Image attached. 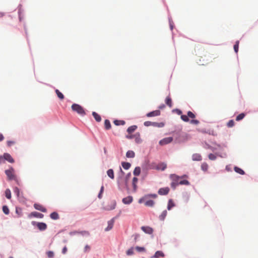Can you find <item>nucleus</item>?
I'll return each instance as SVG.
<instances>
[{
	"mask_svg": "<svg viewBox=\"0 0 258 258\" xmlns=\"http://www.w3.org/2000/svg\"><path fill=\"white\" fill-rule=\"evenodd\" d=\"M239 40H237L234 46H233V48H234V52L236 53H237L238 51V49H239Z\"/></svg>",
	"mask_w": 258,
	"mask_h": 258,
	"instance_id": "nucleus-44",
	"label": "nucleus"
},
{
	"mask_svg": "<svg viewBox=\"0 0 258 258\" xmlns=\"http://www.w3.org/2000/svg\"><path fill=\"white\" fill-rule=\"evenodd\" d=\"M31 224L34 226H36L40 231H44L47 228V224L43 222H37L33 221L31 222Z\"/></svg>",
	"mask_w": 258,
	"mask_h": 258,
	"instance_id": "nucleus-5",
	"label": "nucleus"
},
{
	"mask_svg": "<svg viewBox=\"0 0 258 258\" xmlns=\"http://www.w3.org/2000/svg\"><path fill=\"white\" fill-rule=\"evenodd\" d=\"M203 147L206 149H210L211 148V145L208 144L207 142H204L203 143Z\"/></svg>",
	"mask_w": 258,
	"mask_h": 258,
	"instance_id": "nucleus-54",
	"label": "nucleus"
},
{
	"mask_svg": "<svg viewBox=\"0 0 258 258\" xmlns=\"http://www.w3.org/2000/svg\"><path fill=\"white\" fill-rule=\"evenodd\" d=\"M141 167L139 166H137L135 167L134 171H133V174L135 176H138L141 174Z\"/></svg>",
	"mask_w": 258,
	"mask_h": 258,
	"instance_id": "nucleus-31",
	"label": "nucleus"
},
{
	"mask_svg": "<svg viewBox=\"0 0 258 258\" xmlns=\"http://www.w3.org/2000/svg\"><path fill=\"white\" fill-rule=\"evenodd\" d=\"M133 201V198L131 196H128L125 198H124L122 200V203L125 205H129L131 204Z\"/></svg>",
	"mask_w": 258,
	"mask_h": 258,
	"instance_id": "nucleus-14",
	"label": "nucleus"
},
{
	"mask_svg": "<svg viewBox=\"0 0 258 258\" xmlns=\"http://www.w3.org/2000/svg\"><path fill=\"white\" fill-rule=\"evenodd\" d=\"M135 248L138 252H145L146 251L144 247L137 246Z\"/></svg>",
	"mask_w": 258,
	"mask_h": 258,
	"instance_id": "nucleus-48",
	"label": "nucleus"
},
{
	"mask_svg": "<svg viewBox=\"0 0 258 258\" xmlns=\"http://www.w3.org/2000/svg\"><path fill=\"white\" fill-rule=\"evenodd\" d=\"M135 139V142L136 144H139L142 143V140L141 138V136L140 133L138 132L135 134V136L134 137Z\"/></svg>",
	"mask_w": 258,
	"mask_h": 258,
	"instance_id": "nucleus-21",
	"label": "nucleus"
},
{
	"mask_svg": "<svg viewBox=\"0 0 258 258\" xmlns=\"http://www.w3.org/2000/svg\"><path fill=\"white\" fill-rule=\"evenodd\" d=\"M173 140V138L172 137H166L160 140L159 144L160 146H164L170 143Z\"/></svg>",
	"mask_w": 258,
	"mask_h": 258,
	"instance_id": "nucleus-8",
	"label": "nucleus"
},
{
	"mask_svg": "<svg viewBox=\"0 0 258 258\" xmlns=\"http://www.w3.org/2000/svg\"><path fill=\"white\" fill-rule=\"evenodd\" d=\"M79 233V231H71L69 233V234L71 235V236H73V235H76V234L77 233Z\"/></svg>",
	"mask_w": 258,
	"mask_h": 258,
	"instance_id": "nucleus-62",
	"label": "nucleus"
},
{
	"mask_svg": "<svg viewBox=\"0 0 258 258\" xmlns=\"http://www.w3.org/2000/svg\"><path fill=\"white\" fill-rule=\"evenodd\" d=\"M170 177L172 179L173 181L171 183V187L172 189H175L176 186L179 184L178 180L180 179V177L175 174H170Z\"/></svg>",
	"mask_w": 258,
	"mask_h": 258,
	"instance_id": "nucleus-6",
	"label": "nucleus"
},
{
	"mask_svg": "<svg viewBox=\"0 0 258 258\" xmlns=\"http://www.w3.org/2000/svg\"><path fill=\"white\" fill-rule=\"evenodd\" d=\"M167 168V165L164 162L159 163L156 166V169L161 171H164Z\"/></svg>",
	"mask_w": 258,
	"mask_h": 258,
	"instance_id": "nucleus-19",
	"label": "nucleus"
},
{
	"mask_svg": "<svg viewBox=\"0 0 258 258\" xmlns=\"http://www.w3.org/2000/svg\"><path fill=\"white\" fill-rule=\"evenodd\" d=\"M187 115L188 116V118H194L196 117L195 114L190 111H187Z\"/></svg>",
	"mask_w": 258,
	"mask_h": 258,
	"instance_id": "nucleus-51",
	"label": "nucleus"
},
{
	"mask_svg": "<svg viewBox=\"0 0 258 258\" xmlns=\"http://www.w3.org/2000/svg\"><path fill=\"white\" fill-rule=\"evenodd\" d=\"M208 167L209 166L206 162H204L201 165V169L204 172H206L208 170Z\"/></svg>",
	"mask_w": 258,
	"mask_h": 258,
	"instance_id": "nucleus-40",
	"label": "nucleus"
},
{
	"mask_svg": "<svg viewBox=\"0 0 258 258\" xmlns=\"http://www.w3.org/2000/svg\"><path fill=\"white\" fill-rule=\"evenodd\" d=\"M138 128L137 125H133L130 126H129L126 130V132L128 133V134H131L133 133H134Z\"/></svg>",
	"mask_w": 258,
	"mask_h": 258,
	"instance_id": "nucleus-23",
	"label": "nucleus"
},
{
	"mask_svg": "<svg viewBox=\"0 0 258 258\" xmlns=\"http://www.w3.org/2000/svg\"><path fill=\"white\" fill-rule=\"evenodd\" d=\"M5 196L8 199H10L12 197L11 191L9 188L6 189L5 192Z\"/></svg>",
	"mask_w": 258,
	"mask_h": 258,
	"instance_id": "nucleus-41",
	"label": "nucleus"
},
{
	"mask_svg": "<svg viewBox=\"0 0 258 258\" xmlns=\"http://www.w3.org/2000/svg\"><path fill=\"white\" fill-rule=\"evenodd\" d=\"M175 206V204L174 203L172 199H169L168 201V204L167 206V209L168 210H171L172 208Z\"/></svg>",
	"mask_w": 258,
	"mask_h": 258,
	"instance_id": "nucleus-22",
	"label": "nucleus"
},
{
	"mask_svg": "<svg viewBox=\"0 0 258 258\" xmlns=\"http://www.w3.org/2000/svg\"><path fill=\"white\" fill-rule=\"evenodd\" d=\"M46 253L48 258H53L54 255L53 251L50 250L48 251Z\"/></svg>",
	"mask_w": 258,
	"mask_h": 258,
	"instance_id": "nucleus-55",
	"label": "nucleus"
},
{
	"mask_svg": "<svg viewBox=\"0 0 258 258\" xmlns=\"http://www.w3.org/2000/svg\"><path fill=\"white\" fill-rule=\"evenodd\" d=\"M146 199H147V198H145V195H144L143 197H142L141 198H140L139 200V203L140 204H142L143 203L144 201L146 200Z\"/></svg>",
	"mask_w": 258,
	"mask_h": 258,
	"instance_id": "nucleus-59",
	"label": "nucleus"
},
{
	"mask_svg": "<svg viewBox=\"0 0 258 258\" xmlns=\"http://www.w3.org/2000/svg\"><path fill=\"white\" fill-rule=\"evenodd\" d=\"M104 126H105V128L106 130H108L111 128V123H110L109 120H108L107 119L105 120V121H104Z\"/></svg>",
	"mask_w": 258,
	"mask_h": 258,
	"instance_id": "nucleus-34",
	"label": "nucleus"
},
{
	"mask_svg": "<svg viewBox=\"0 0 258 258\" xmlns=\"http://www.w3.org/2000/svg\"><path fill=\"white\" fill-rule=\"evenodd\" d=\"M172 112L176 113L178 115H181L182 114V111L178 108H175L172 110Z\"/></svg>",
	"mask_w": 258,
	"mask_h": 258,
	"instance_id": "nucleus-49",
	"label": "nucleus"
},
{
	"mask_svg": "<svg viewBox=\"0 0 258 258\" xmlns=\"http://www.w3.org/2000/svg\"><path fill=\"white\" fill-rule=\"evenodd\" d=\"M132 186H133V191L134 192H136L137 191V188H138V186H137V183H132Z\"/></svg>",
	"mask_w": 258,
	"mask_h": 258,
	"instance_id": "nucleus-57",
	"label": "nucleus"
},
{
	"mask_svg": "<svg viewBox=\"0 0 258 258\" xmlns=\"http://www.w3.org/2000/svg\"><path fill=\"white\" fill-rule=\"evenodd\" d=\"M155 202L152 200H149L145 203V206L147 207H152L154 206Z\"/></svg>",
	"mask_w": 258,
	"mask_h": 258,
	"instance_id": "nucleus-37",
	"label": "nucleus"
},
{
	"mask_svg": "<svg viewBox=\"0 0 258 258\" xmlns=\"http://www.w3.org/2000/svg\"><path fill=\"white\" fill-rule=\"evenodd\" d=\"M220 157L223 158H226L227 157V154L225 152L221 153L220 152H215L213 153H210L208 155V158L210 160L214 161L217 159V157Z\"/></svg>",
	"mask_w": 258,
	"mask_h": 258,
	"instance_id": "nucleus-4",
	"label": "nucleus"
},
{
	"mask_svg": "<svg viewBox=\"0 0 258 258\" xmlns=\"http://www.w3.org/2000/svg\"><path fill=\"white\" fill-rule=\"evenodd\" d=\"M245 115H246L245 113H243V112L239 114L236 117V120L238 121H240V120H241L245 117Z\"/></svg>",
	"mask_w": 258,
	"mask_h": 258,
	"instance_id": "nucleus-39",
	"label": "nucleus"
},
{
	"mask_svg": "<svg viewBox=\"0 0 258 258\" xmlns=\"http://www.w3.org/2000/svg\"><path fill=\"white\" fill-rule=\"evenodd\" d=\"M92 114L97 122H100L101 121V116L97 112L93 111Z\"/></svg>",
	"mask_w": 258,
	"mask_h": 258,
	"instance_id": "nucleus-27",
	"label": "nucleus"
},
{
	"mask_svg": "<svg viewBox=\"0 0 258 258\" xmlns=\"http://www.w3.org/2000/svg\"><path fill=\"white\" fill-rule=\"evenodd\" d=\"M3 158L5 161H7L10 163L15 162V160L12 156L8 153H5L3 155Z\"/></svg>",
	"mask_w": 258,
	"mask_h": 258,
	"instance_id": "nucleus-10",
	"label": "nucleus"
},
{
	"mask_svg": "<svg viewBox=\"0 0 258 258\" xmlns=\"http://www.w3.org/2000/svg\"><path fill=\"white\" fill-rule=\"evenodd\" d=\"M79 234H81L83 236H89L90 233L88 231H79Z\"/></svg>",
	"mask_w": 258,
	"mask_h": 258,
	"instance_id": "nucleus-56",
	"label": "nucleus"
},
{
	"mask_svg": "<svg viewBox=\"0 0 258 258\" xmlns=\"http://www.w3.org/2000/svg\"><path fill=\"white\" fill-rule=\"evenodd\" d=\"M121 166L125 170H128L131 167V164L127 162H122Z\"/></svg>",
	"mask_w": 258,
	"mask_h": 258,
	"instance_id": "nucleus-29",
	"label": "nucleus"
},
{
	"mask_svg": "<svg viewBox=\"0 0 258 258\" xmlns=\"http://www.w3.org/2000/svg\"><path fill=\"white\" fill-rule=\"evenodd\" d=\"M67 250H68V249H67V246H64L63 247V248L62 249V251H61L62 253L63 254H66L67 251Z\"/></svg>",
	"mask_w": 258,
	"mask_h": 258,
	"instance_id": "nucleus-63",
	"label": "nucleus"
},
{
	"mask_svg": "<svg viewBox=\"0 0 258 258\" xmlns=\"http://www.w3.org/2000/svg\"><path fill=\"white\" fill-rule=\"evenodd\" d=\"M157 195L156 194H147V195H145V198H157Z\"/></svg>",
	"mask_w": 258,
	"mask_h": 258,
	"instance_id": "nucleus-47",
	"label": "nucleus"
},
{
	"mask_svg": "<svg viewBox=\"0 0 258 258\" xmlns=\"http://www.w3.org/2000/svg\"><path fill=\"white\" fill-rule=\"evenodd\" d=\"M192 160L194 161H201L202 160V157L200 154L194 153L192 155Z\"/></svg>",
	"mask_w": 258,
	"mask_h": 258,
	"instance_id": "nucleus-18",
	"label": "nucleus"
},
{
	"mask_svg": "<svg viewBox=\"0 0 258 258\" xmlns=\"http://www.w3.org/2000/svg\"><path fill=\"white\" fill-rule=\"evenodd\" d=\"M141 229L146 234H151L153 232V229L150 226H143L141 227Z\"/></svg>",
	"mask_w": 258,
	"mask_h": 258,
	"instance_id": "nucleus-13",
	"label": "nucleus"
},
{
	"mask_svg": "<svg viewBox=\"0 0 258 258\" xmlns=\"http://www.w3.org/2000/svg\"><path fill=\"white\" fill-rule=\"evenodd\" d=\"M71 108L73 111L76 112L82 116L86 115V112L84 108L80 104L74 103L72 105Z\"/></svg>",
	"mask_w": 258,
	"mask_h": 258,
	"instance_id": "nucleus-3",
	"label": "nucleus"
},
{
	"mask_svg": "<svg viewBox=\"0 0 258 258\" xmlns=\"http://www.w3.org/2000/svg\"><path fill=\"white\" fill-rule=\"evenodd\" d=\"M126 157L128 158H133L135 157V153L132 150H128L126 153Z\"/></svg>",
	"mask_w": 258,
	"mask_h": 258,
	"instance_id": "nucleus-30",
	"label": "nucleus"
},
{
	"mask_svg": "<svg viewBox=\"0 0 258 258\" xmlns=\"http://www.w3.org/2000/svg\"><path fill=\"white\" fill-rule=\"evenodd\" d=\"M3 212L6 215H8L10 213V210L7 205H4L2 207Z\"/></svg>",
	"mask_w": 258,
	"mask_h": 258,
	"instance_id": "nucleus-42",
	"label": "nucleus"
},
{
	"mask_svg": "<svg viewBox=\"0 0 258 258\" xmlns=\"http://www.w3.org/2000/svg\"><path fill=\"white\" fill-rule=\"evenodd\" d=\"M18 8L19 19V20L20 21H21L23 19V17L22 16L21 14H22V11H23V10L22 9V5L19 4L18 7Z\"/></svg>",
	"mask_w": 258,
	"mask_h": 258,
	"instance_id": "nucleus-35",
	"label": "nucleus"
},
{
	"mask_svg": "<svg viewBox=\"0 0 258 258\" xmlns=\"http://www.w3.org/2000/svg\"><path fill=\"white\" fill-rule=\"evenodd\" d=\"M179 184L180 185H190V182L186 179H182L178 181Z\"/></svg>",
	"mask_w": 258,
	"mask_h": 258,
	"instance_id": "nucleus-43",
	"label": "nucleus"
},
{
	"mask_svg": "<svg viewBox=\"0 0 258 258\" xmlns=\"http://www.w3.org/2000/svg\"><path fill=\"white\" fill-rule=\"evenodd\" d=\"M201 132L202 133L208 134L209 135H211L214 136L216 135V134H215L214 131L213 130L202 129L201 130Z\"/></svg>",
	"mask_w": 258,
	"mask_h": 258,
	"instance_id": "nucleus-25",
	"label": "nucleus"
},
{
	"mask_svg": "<svg viewBox=\"0 0 258 258\" xmlns=\"http://www.w3.org/2000/svg\"><path fill=\"white\" fill-rule=\"evenodd\" d=\"M126 253L127 255H132L134 254V247H131L130 248H129L126 252Z\"/></svg>",
	"mask_w": 258,
	"mask_h": 258,
	"instance_id": "nucleus-46",
	"label": "nucleus"
},
{
	"mask_svg": "<svg viewBox=\"0 0 258 258\" xmlns=\"http://www.w3.org/2000/svg\"><path fill=\"white\" fill-rule=\"evenodd\" d=\"M181 119L184 122H189V119L187 115L181 114L180 116Z\"/></svg>",
	"mask_w": 258,
	"mask_h": 258,
	"instance_id": "nucleus-45",
	"label": "nucleus"
},
{
	"mask_svg": "<svg viewBox=\"0 0 258 258\" xmlns=\"http://www.w3.org/2000/svg\"><path fill=\"white\" fill-rule=\"evenodd\" d=\"M34 207L35 209L40 211L42 212L45 213L47 212V210L45 208L42 207V205H41L39 204L38 203H35L34 204Z\"/></svg>",
	"mask_w": 258,
	"mask_h": 258,
	"instance_id": "nucleus-17",
	"label": "nucleus"
},
{
	"mask_svg": "<svg viewBox=\"0 0 258 258\" xmlns=\"http://www.w3.org/2000/svg\"><path fill=\"white\" fill-rule=\"evenodd\" d=\"M15 144V142L12 141H7V145L8 147H11L12 145Z\"/></svg>",
	"mask_w": 258,
	"mask_h": 258,
	"instance_id": "nucleus-61",
	"label": "nucleus"
},
{
	"mask_svg": "<svg viewBox=\"0 0 258 258\" xmlns=\"http://www.w3.org/2000/svg\"><path fill=\"white\" fill-rule=\"evenodd\" d=\"M144 125L145 126H153L154 127L161 128V127H163L164 126L165 123H164L163 122H152V121H146L144 122Z\"/></svg>",
	"mask_w": 258,
	"mask_h": 258,
	"instance_id": "nucleus-7",
	"label": "nucleus"
},
{
	"mask_svg": "<svg viewBox=\"0 0 258 258\" xmlns=\"http://www.w3.org/2000/svg\"><path fill=\"white\" fill-rule=\"evenodd\" d=\"M161 114V111L160 110H155L152 111L151 112H148L146 114V116L148 117L157 116L160 115Z\"/></svg>",
	"mask_w": 258,
	"mask_h": 258,
	"instance_id": "nucleus-12",
	"label": "nucleus"
},
{
	"mask_svg": "<svg viewBox=\"0 0 258 258\" xmlns=\"http://www.w3.org/2000/svg\"><path fill=\"white\" fill-rule=\"evenodd\" d=\"M49 216L51 219L54 220H58L59 218L58 214L55 211L52 212L50 214Z\"/></svg>",
	"mask_w": 258,
	"mask_h": 258,
	"instance_id": "nucleus-26",
	"label": "nucleus"
},
{
	"mask_svg": "<svg viewBox=\"0 0 258 258\" xmlns=\"http://www.w3.org/2000/svg\"><path fill=\"white\" fill-rule=\"evenodd\" d=\"M113 123L115 125L118 126V125H124L125 123V122L124 120H123L115 119L113 121Z\"/></svg>",
	"mask_w": 258,
	"mask_h": 258,
	"instance_id": "nucleus-32",
	"label": "nucleus"
},
{
	"mask_svg": "<svg viewBox=\"0 0 258 258\" xmlns=\"http://www.w3.org/2000/svg\"><path fill=\"white\" fill-rule=\"evenodd\" d=\"M114 219L115 218H113L110 220L108 221L107 226L105 228V231H108L112 228L114 224Z\"/></svg>",
	"mask_w": 258,
	"mask_h": 258,
	"instance_id": "nucleus-15",
	"label": "nucleus"
},
{
	"mask_svg": "<svg viewBox=\"0 0 258 258\" xmlns=\"http://www.w3.org/2000/svg\"><path fill=\"white\" fill-rule=\"evenodd\" d=\"M234 121L233 119L229 120L227 123V125L228 127H232L234 125Z\"/></svg>",
	"mask_w": 258,
	"mask_h": 258,
	"instance_id": "nucleus-50",
	"label": "nucleus"
},
{
	"mask_svg": "<svg viewBox=\"0 0 258 258\" xmlns=\"http://www.w3.org/2000/svg\"><path fill=\"white\" fill-rule=\"evenodd\" d=\"M167 212L166 210L162 211V213L159 216V219L160 221H164L167 216Z\"/></svg>",
	"mask_w": 258,
	"mask_h": 258,
	"instance_id": "nucleus-28",
	"label": "nucleus"
},
{
	"mask_svg": "<svg viewBox=\"0 0 258 258\" xmlns=\"http://www.w3.org/2000/svg\"><path fill=\"white\" fill-rule=\"evenodd\" d=\"M14 192L17 197L20 196V189L18 187H15L14 188Z\"/></svg>",
	"mask_w": 258,
	"mask_h": 258,
	"instance_id": "nucleus-52",
	"label": "nucleus"
},
{
	"mask_svg": "<svg viewBox=\"0 0 258 258\" xmlns=\"http://www.w3.org/2000/svg\"><path fill=\"white\" fill-rule=\"evenodd\" d=\"M170 29L172 30L174 27V24L171 17H168Z\"/></svg>",
	"mask_w": 258,
	"mask_h": 258,
	"instance_id": "nucleus-53",
	"label": "nucleus"
},
{
	"mask_svg": "<svg viewBox=\"0 0 258 258\" xmlns=\"http://www.w3.org/2000/svg\"><path fill=\"white\" fill-rule=\"evenodd\" d=\"M165 254L162 251L157 250L155 254L152 256V258H158L159 257H164Z\"/></svg>",
	"mask_w": 258,
	"mask_h": 258,
	"instance_id": "nucleus-20",
	"label": "nucleus"
},
{
	"mask_svg": "<svg viewBox=\"0 0 258 258\" xmlns=\"http://www.w3.org/2000/svg\"><path fill=\"white\" fill-rule=\"evenodd\" d=\"M165 101L167 105L170 107H172V99L169 95L166 98Z\"/></svg>",
	"mask_w": 258,
	"mask_h": 258,
	"instance_id": "nucleus-36",
	"label": "nucleus"
},
{
	"mask_svg": "<svg viewBox=\"0 0 258 258\" xmlns=\"http://www.w3.org/2000/svg\"><path fill=\"white\" fill-rule=\"evenodd\" d=\"M32 217L38 218H42L44 217V215L37 212H32L29 215V218Z\"/></svg>",
	"mask_w": 258,
	"mask_h": 258,
	"instance_id": "nucleus-16",
	"label": "nucleus"
},
{
	"mask_svg": "<svg viewBox=\"0 0 258 258\" xmlns=\"http://www.w3.org/2000/svg\"><path fill=\"white\" fill-rule=\"evenodd\" d=\"M189 121L190 123L195 124H198L200 123L199 121L197 119H191Z\"/></svg>",
	"mask_w": 258,
	"mask_h": 258,
	"instance_id": "nucleus-58",
	"label": "nucleus"
},
{
	"mask_svg": "<svg viewBox=\"0 0 258 258\" xmlns=\"http://www.w3.org/2000/svg\"><path fill=\"white\" fill-rule=\"evenodd\" d=\"M116 206V202L115 200H113L111 201L110 204L107 205L104 208V209L106 211H111L114 210Z\"/></svg>",
	"mask_w": 258,
	"mask_h": 258,
	"instance_id": "nucleus-9",
	"label": "nucleus"
},
{
	"mask_svg": "<svg viewBox=\"0 0 258 258\" xmlns=\"http://www.w3.org/2000/svg\"><path fill=\"white\" fill-rule=\"evenodd\" d=\"M107 174L108 176L111 179H113L114 178V171L112 169H109L107 171Z\"/></svg>",
	"mask_w": 258,
	"mask_h": 258,
	"instance_id": "nucleus-33",
	"label": "nucleus"
},
{
	"mask_svg": "<svg viewBox=\"0 0 258 258\" xmlns=\"http://www.w3.org/2000/svg\"><path fill=\"white\" fill-rule=\"evenodd\" d=\"M225 170L227 171H232L231 168L230 167V165H227L226 166Z\"/></svg>",
	"mask_w": 258,
	"mask_h": 258,
	"instance_id": "nucleus-64",
	"label": "nucleus"
},
{
	"mask_svg": "<svg viewBox=\"0 0 258 258\" xmlns=\"http://www.w3.org/2000/svg\"><path fill=\"white\" fill-rule=\"evenodd\" d=\"M14 172L15 170L12 166H10L9 169H7L5 171L9 180H15L18 183V179L14 174Z\"/></svg>",
	"mask_w": 258,
	"mask_h": 258,
	"instance_id": "nucleus-2",
	"label": "nucleus"
},
{
	"mask_svg": "<svg viewBox=\"0 0 258 258\" xmlns=\"http://www.w3.org/2000/svg\"><path fill=\"white\" fill-rule=\"evenodd\" d=\"M170 190V188L168 187H161L159 189L158 194L161 196L167 195Z\"/></svg>",
	"mask_w": 258,
	"mask_h": 258,
	"instance_id": "nucleus-11",
	"label": "nucleus"
},
{
	"mask_svg": "<svg viewBox=\"0 0 258 258\" xmlns=\"http://www.w3.org/2000/svg\"><path fill=\"white\" fill-rule=\"evenodd\" d=\"M234 170L235 172L240 175H244L245 174V171L242 169L236 166L234 167Z\"/></svg>",
	"mask_w": 258,
	"mask_h": 258,
	"instance_id": "nucleus-24",
	"label": "nucleus"
},
{
	"mask_svg": "<svg viewBox=\"0 0 258 258\" xmlns=\"http://www.w3.org/2000/svg\"><path fill=\"white\" fill-rule=\"evenodd\" d=\"M55 92L59 99H60V100H62L64 99V97L63 94L61 92H60L59 91V90L56 89L55 90Z\"/></svg>",
	"mask_w": 258,
	"mask_h": 258,
	"instance_id": "nucleus-38",
	"label": "nucleus"
},
{
	"mask_svg": "<svg viewBox=\"0 0 258 258\" xmlns=\"http://www.w3.org/2000/svg\"><path fill=\"white\" fill-rule=\"evenodd\" d=\"M135 136V134L134 135L128 134V135H126L125 136V138L127 139H132L134 138Z\"/></svg>",
	"mask_w": 258,
	"mask_h": 258,
	"instance_id": "nucleus-60",
	"label": "nucleus"
},
{
	"mask_svg": "<svg viewBox=\"0 0 258 258\" xmlns=\"http://www.w3.org/2000/svg\"><path fill=\"white\" fill-rule=\"evenodd\" d=\"M132 174L131 172L127 173L125 177L122 176H118L117 178V184L118 188L120 191H123L124 189H125L127 193H130V189L128 185V181L131 177Z\"/></svg>",
	"mask_w": 258,
	"mask_h": 258,
	"instance_id": "nucleus-1",
	"label": "nucleus"
}]
</instances>
